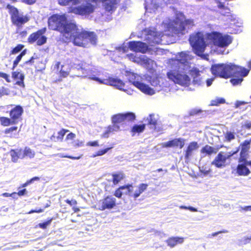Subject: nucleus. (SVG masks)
Returning <instances> with one entry per match:
<instances>
[{"label":"nucleus","mask_w":251,"mask_h":251,"mask_svg":"<svg viewBox=\"0 0 251 251\" xmlns=\"http://www.w3.org/2000/svg\"><path fill=\"white\" fill-rule=\"evenodd\" d=\"M69 131V130L68 129L61 128L59 131H58L57 135L56 136H55L54 134H53L50 136V139L51 140L55 142H62L63 140L64 135Z\"/></svg>","instance_id":"nucleus-25"},{"label":"nucleus","mask_w":251,"mask_h":251,"mask_svg":"<svg viewBox=\"0 0 251 251\" xmlns=\"http://www.w3.org/2000/svg\"><path fill=\"white\" fill-rule=\"evenodd\" d=\"M248 153H245L243 152H240V157L238 159V162L241 161V160L245 159L246 158H248Z\"/></svg>","instance_id":"nucleus-55"},{"label":"nucleus","mask_w":251,"mask_h":251,"mask_svg":"<svg viewBox=\"0 0 251 251\" xmlns=\"http://www.w3.org/2000/svg\"><path fill=\"white\" fill-rule=\"evenodd\" d=\"M190 75L193 78L194 84L201 85L202 82V78L200 77V71L197 69H192L190 71Z\"/></svg>","instance_id":"nucleus-22"},{"label":"nucleus","mask_w":251,"mask_h":251,"mask_svg":"<svg viewBox=\"0 0 251 251\" xmlns=\"http://www.w3.org/2000/svg\"><path fill=\"white\" fill-rule=\"evenodd\" d=\"M43 209L42 208H39L35 210H31L30 211H29L27 213L28 214H31L33 213H41L43 212Z\"/></svg>","instance_id":"nucleus-62"},{"label":"nucleus","mask_w":251,"mask_h":251,"mask_svg":"<svg viewBox=\"0 0 251 251\" xmlns=\"http://www.w3.org/2000/svg\"><path fill=\"white\" fill-rule=\"evenodd\" d=\"M218 7L220 9H223V10H226L227 13H229V8L225 6V5L222 3H220L218 5Z\"/></svg>","instance_id":"nucleus-61"},{"label":"nucleus","mask_w":251,"mask_h":251,"mask_svg":"<svg viewBox=\"0 0 251 251\" xmlns=\"http://www.w3.org/2000/svg\"><path fill=\"white\" fill-rule=\"evenodd\" d=\"M225 100L223 98H219L213 101L212 105H218L219 104L224 103Z\"/></svg>","instance_id":"nucleus-47"},{"label":"nucleus","mask_w":251,"mask_h":251,"mask_svg":"<svg viewBox=\"0 0 251 251\" xmlns=\"http://www.w3.org/2000/svg\"><path fill=\"white\" fill-rule=\"evenodd\" d=\"M128 48L131 50L142 53H146L148 50L147 44L141 41H130L128 43Z\"/></svg>","instance_id":"nucleus-14"},{"label":"nucleus","mask_w":251,"mask_h":251,"mask_svg":"<svg viewBox=\"0 0 251 251\" xmlns=\"http://www.w3.org/2000/svg\"><path fill=\"white\" fill-rule=\"evenodd\" d=\"M247 103V102H245L244 101H236V102L235 103V107L238 108L240 106H241L242 105L246 104Z\"/></svg>","instance_id":"nucleus-58"},{"label":"nucleus","mask_w":251,"mask_h":251,"mask_svg":"<svg viewBox=\"0 0 251 251\" xmlns=\"http://www.w3.org/2000/svg\"><path fill=\"white\" fill-rule=\"evenodd\" d=\"M199 147L198 143L196 141L190 142L184 151V158L186 161H189L192 156L194 151H196Z\"/></svg>","instance_id":"nucleus-17"},{"label":"nucleus","mask_w":251,"mask_h":251,"mask_svg":"<svg viewBox=\"0 0 251 251\" xmlns=\"http://www.w3.org/2000/svg\"><path fill=\"white\" fill-rule=\"evenodd\" d=\"M184 241V238L180 237H171L166 240L167 245L171 248H173L177 244H181Z\"/></svg>","instance_id":"nucleus-23"},{"label":"nucleus","mask_w":251,"mask_h":251,"mask_svg":"<svg viewBox=\"0 0 251 251\" xmlns=\"http://www.w3.org/2000/svg\"><path fill=\"white\" fill-rule=\"evenodd\" d=\"M38 57H34V56H32L30 58V59L25 62L24 64L25 65H32L34 63V60L37 59Z\"/></svg>","instance_id":"nucleus-50"},{"label":"nucleus","mask_w":251,"mask_h":251,"mask_svg":"<svg viewBox=\"0 0 251 251\" xmlns=\"http://www.w3.org/2000/svg\"><path fill=\"white\" fill-rule=\"evenodd\" d=\"M0 77L4 78L7 82H11L9 75L5 73L0 72Z\"/></svg>","instance_id":"nucleus-48"},{"label":"nucleus","mask_w":251,"mask_h":251,"mask_svg":"<svg viewBox=\"0 0 251 251\" xmlns=\"http://www.w3.org/2000/svg\"><path fill=\"white\" fill-rule=\"evenodd\" d=\"M133 186L131 184H127L120 186L115 190L114 195L118 198H121L122 195L129 194L132 191Z\"/></svg>","instance_id":"nucleus-16"},{"label":"nucleus","mask_w":251,"mask_h":251,"mask_svg":"<svg viewBox=\"0 0 251 251\" xmlns=\"http://www.w3.org/2000/svg\"><path fill=\"white\" fill-rule=\"evenodd\" d=\"M37 0H21V1L27 4L32 5L34 4Z\"/></svg>","instance_id":"nucleus-57"},{"label":"nucleus","mask_w":251,"mask_h":251,"mask_svg":"<svg viewBox=\"0 0 251 251\" xmlns=\"http://www.w3.org/2000/svg\"><path fill=\"white\" fill-rule=\"evenodd\" d=\"M22 57H23L19 54L16 57V59L14 60L13 63L12 67L11 68L12 70H14L15 68L17 66L21 60Z\"/></svg>","instance_id":"nucleus-45"},{"label":"nucleus","mask_w":251,"mask_h":251,"mask_svg":"<svg viewBox=\"0 0 251 251\" xmlns=\"http://www.w3.org/2000/svg\"><path fill=\"white\" fill-rule=\"evenodd\" d=\"M202 112V110L201 109H193L191 110L190 112V115L191 116H194L199 113H200Z\"/></svg>","instance_id":"nucleus-56"},{"label":"nucleus","mask_w":251,"mask_h":251,"mask_svg":"<svg viewBox=\"0 0 251 251\" xmlns=\"http://www.w3.org/2000/svg\"><path fill=\"white\" fill-rule=\"evenodd\" d=\"M237 71H232L230 80V83L234 86L240 84L243 80V77L249 73L250 70L236 65Z\"/></svg>","instance_id":"nucleus-7"},{"label":"nucleus","mask_w":251,"mask_h":251,"mask_svg":"<svg viewBox=\"0 0 251 251\" xmlns=\"http://www.w3.org/2000/svg\"><path fill=\"white\" fill-rule=\"evenodd\" d=\"M65 202L70 206L76 205L77 204V201L75 200H65Z\"/></svg>","instance_id":"nucleus-54"},{"label":"nucleus","mask_w":251,"mask_h":251,"mask_svg":"<svg viewBox=\"0 0 251 251\" xmlns=\"http://www.w3.org/2000/svg\"><path fill=\"white\" fill-rule=\"evenodd\" d=\"M168 77L175 83L181 85H186L190 84V78L186 74H181L175 70H171L167 73Z\"/></svg>","instance_id":"nucleus-8"},{"label":"nucleus","mask_w":251,"mask_h":251,"mask_svg":"<svg viewBox=\"0 0 251 251\" xmlns=\"http://www.w3.org/2000/svg\"><path fill=\"white\" fill-rule=\"evenodd\" d=\"M218 149H216L209 145H206L203 147L201 150V153L205 155L210 156L212 154H215L217 153Z\"/></svg>","instance_id":"nucleus-24"},{"label":"nucleus","mask_w":251,"mask_h":251,"mask_svg":"<svg viewBox=\"0 0 251 251\" xmlns=\"http://www.w3.org/2000/svg\"><path fill=\"white\" fill-rule=\"evenodd\" d=\"M24 109L20 105H16L9 111L10 118L0 117V124L3 126H8L10 125H16L22 120V115Z\"/></svg>","instance_id":"nucleus-4"},{"label":"nucleus","mask_w":251,"mask_h":251,"mask_svg":"<svg viewBox=\"0 0 251 251\" xmlns=\"http://www.w3.org/2000/svg\"><path fill=\"white\" fill-rule=\"evenodd\" d=\"M21 151V150H20L19 151H17L15 150H11L10 151V155L11 156V159L13 162H16L17 161L18 159L19 158V153Z\"/></svg>","instance_id":"nucleus-38"},{"label":"nucleus","mask_w":251,"mask_h":251,"mask_svg":"<svg viewBox=\"0 0 251 251\" xmlns=\"http://www.w3.org/2000/svg\"><path fill=\"white\" fill-rule=\"evenodd\" d=\"M151 35L152 36V38L151 39V42L153 43L156 44H159L161 42V36L159 33L157 32L153 31Z\"/></svg>","instance_id":"nucleus-33"},{"label":"nucleus","mask_w":251,"mask_h":251,"mask_svg":"<svg viewBox=\"0 0 251 251\" xmlns=\"http://www.w3.org/2000/svg\"><path fill=\"white\" fill-rule=\"evenodd\" d=\"M112 147L107 148L98 151L95 154L93 155V157H96L97 156H101L105 154L109 150L112 149Z\"/></svg>","instance_id":"nucleus-43"},{"label":"nucleus","mask_w":251,"mask_h":251,"mask_svg":"<svg viewBox=\"0 0 251 251\" xmlns=\"http://www.w3.org/2000/svg\"><path fill=\"white\" fill-rule=\"evenodd\" d=\"M226 141L230 142L235 138V133L231 131H227L225 135Z\"/></svg>","instance_id":"nucleus-40"},{"label":"nucleus","mask_w":251,"mask_h":251,"mask_svg":"<svg viewBox=\"0 0 251 251\" xmlns=\"http://www.w3.org/2000/svg\"><path fill=\"white\" fill-rule=\"evenodd\" d=\"M82 155H80V156H78L77 157H74V156H72L69 155H66L63 156V157H65V158L73 159V160H77V159H80Z\"/></svg>","instance_id":"nucleus-59"},{"label":"nucleus","mask_w":251,"mask_h":251,"mask_svg":"<svg viewBox=\"0 0 251 251\" xmlns=\"http://www.w3.org/2000/svg\"><path fill=\"white\" fill-rule=\"evenodd\" d=\"M240 164H245V165L249 166L251 167V160L248 161L247 158L244 159L240 162H238Z\"/></svg>","instance_id":"nucleus-52"},{"label":"nucleus","mask_w":251,"mask_h":251,"mask_svg":"<svg viewBox=\"0 0 251 251\" xmlns=\"http://www.w3.org/2000/svg\"><path fill=\"white\" fill-rule=\"evenodd\" d=\"M112 182L113 184H118L122 180L125 178V175L122 172H119L118 173L112 174Z\"/></svg>","instance_id":"nucleus-28"},{"label":"nucleus","mask_w":251,"mask_h":251,"mask_svg":"<svg viewBox=\"0 0 251 251\" xmlns=\"http://www.w3.org/2000/svg\"><path fill=\"white\" fill-rule=\"evenodd\" d=\"M117 205L116 199L111 195H108L101 201V205L99 209L103 211L105 209H111Z\"/></svg>","instance_id":"nucleus-11"},{"label":"nucleus","mask_w":251,"mask_h":251,"mask_svg":"<svg viewBox=\"0 0 251 251\" xmlns=\"http://www.w3.org/2000/svg\"><path fill=\"white\" fill-rule=\"evenodd\" d=\"M145 127L146 124H144L134 125L130 130L132 136H134L136 133L139 134L143 132L145 129Z\"/></svg>","instance_id":"nucleus-26"},{"label":"nucleus","mask_w":251,"mask_h":251,"mask_svg":"<svg viewBox=\"0 0 251 251\" xmlns=\"http://www.w3.org/2000/svg\"><path fill=\"white\" fill-rule=\"evenodd\" d=\"M251 138L249 140H246L240 144V146L241 147L240 152L248 153V151L251 147Z\"/></svg>","instance_id":"nucleus-31"},{"label":"nucleus","mask_w":251,"mask_h":251,"mask_svg":"<svg viewBox=\"0 0 251 251\" xmlns=\"http://www.w3.org/2000/svg\"><path fill=\"white\" fill-rule=\"evenodd\" d=\"M46 27H43L30 34L27 38V42L30 44H35L37 46H41L47 42V37L45 35Z\"/></svg>","instance_id":"nucleus-6"},{"label":"nucleus","mask_w":251,"mask_h":251,"mask_svg":"<svg viewBox=\"0 0 251 251\" xmlns=\"http://www.w3.org/2000/svg\"><path fill=\"white\" fill-rule=\"evenodd\" d=\"M45 64L42 60L40 59L38 57L36 59V63L35 64V68L37 72L42 71L45 69Z\"/></svg>","instance_id":"nucleus-35"},{"label":"nucleus","mask_w":251,"mask_h":251,"mask_svg":"<svg viewBox=\"0 0 251 251\" xmlns=\"http://www.w3.org/2000/svg\"><path fill=\"white\" fill-rule=\"evenodd\" d=\"M94 6L90 3L75 7H70L69 12L80 15H89L93 12Z\"/></svg>","instance_id":"nucleus-10"},{"label":"nucleus","mask_w":251,"mask_h":251,"mask_svg":"<svg viewBox=\"0 0 251 251\" xmlns=\"http://www.w3.org/2000/svg\"><path fill=\"white\" fill-rule=\"evenodd\" d=\"M188 25H192L193 21L189 20H185L184 21L180 22L178 29L179 32L183 33V31H184L185 29V26Z\"/></svg>","instance_id":"nucleus-34"},{"label":"nucleus","mask_w":251,"mask_h":251,"mask_svg":"<svg viewBox=\"0 0 251 251\" xmlns=\"http://www.w3.org/2000/svg\"><path fill=\"white\" fill-rule=\"evenodd\" d=\"M112 122L114 125L121 123L125 124L123 113H118L113 115L112 117Z\"/></svg>","instance_id":"nucleus-29"},{"label":"nucleus","mask_w":251,"mask_h":251,"mask_svg":"<svg viewBox=\"0 0 251 251\" xmlns=\"http://www.w3.org/2000/svg\"><path fill=\"white\" fill-rule=\"evenodd\" d=\"M52 220V219L51 218L49 220H48L46 222H45L42 223H40V224H39V226L42 229H46L47 228V226L50 224Z\"/></svg>","instance_id":"nucleus-46"},{"label":"nucleus","mask_w":251,"mask_h":251,"mask_svg":"<svg viewBox=\"0 0 251 251\" xmlns=\"http://www.w3.org/2000/svg\"><path fill=\"white\" fill-rule=\"evenodd\" d=\"M87 145L91 147H98L99 144L97 141H94L92 142H89L87 143Z\"/></svg>","instance_id":"nucleus-60"},{"label":"nucleus","mask_w":251,"mask_h":251,"mask_svg":"<svg viewBox=\"0 0 251 251\" xmlns=\"http://www.w3.org/2000/svg\"><path fill=\"white\" fill-rule=\"evenodd\" d=\"M6 8L8 10L12 24L18 28L26 23L29 20L27 16L20 15L18 9L15 6L7 4Z\"/></svg>","instance_id":"nucleus-5"},{"label":"nucleus","mask_w":251,"mask_h":251,"mask_svg":"<svg viewBox=\"0 0 251 251\" xmlns=\"http://www.w3.org/2000/svg\"><path fill=\"white\" fill-rule=\"evenodd\" d=\"M93 79L99 81L101 83L103 82L98 77H93ZM103 83L115 87L120 90H124L125 86V83L120 79L113 77H109L104 80Z\"/></svg>","instance_id":"nucleus-13"},{"label":"nucleus","mask_w":251,"mask_h":251,"mask_svg":"<svg viewBox=\"0 0 251 251\" xmlns=\"http://www.w3.org/2000/svg\"><path fill=\"white\" fill-rule=\"evenodd\" d=\"M24 48V45L18 44L10 51V54H15L21 51Z\"/></svg>","instance_id":"nucleus-39"},{"label":"nucleus","mask_w":251,"mask_h":251,"mask_svg":"<svg viewBox=\"0 0 251 251\" xmlns=\"http://www.w3.org/2000/svg\"><path fill=\"white\" fill-rule=\"evenodd\" d=\"M74 67L77 69L83 71V73H88L92 71V65L84 61L77 60L73 64Z\"/></svg>","instance_id":"nucleus-18"},{"label":"nucleus","mask_w":251,"mask_h":251,"mask_svg":"<svg viewBox=\"0 0 251 251\" xmlns=\"http://www.w3.org/2000/svg\"><path fill=\"white\" fill-rule=\"evenodd\" d=\"M148 186V185L146 183H141L138 185V189L134 192L133 194L132 197L134 199L137 198L139 196L145 191Z\"/></svg>","instance_id":"nucleus-30"},{"label":"nucleus","mask_w":251,"mask_h":251,"mask_svg":"<svg viewBox=\"0 0 251 251\" xmlns=\"http://www.w3.org/2000/svg\"><path fill=\"white\" fill-rule=\"evenodd\" d=\"M18 128L17 126H12L5 129L3 132L5 134L7 135L8 137L12 138L16 133H18Z\"/></svg>","instance_id":"nucleus-27"},{"label":"nucleus","mask_w":251,"mask_h":251,"mask_svg":"<svg viewBox=\"0 0 251 251\" xmlns=\"http://www.w3.org/2000/svg\"><path fill=\"white\" fill-rule=\"evenodd\" d=\"M213 80H214V78L207 79L206 81L207 86L209 87V86H211Z\"/></svg>","instance_id":"nucleus-63"},{"label":"nucleus","mask_w":251,"mask_h":251,"mask_svg":"<svg viewBox=\"0 0 251 251\" xmlns=\"http://www.w3.org/2000/svg\"><path fill=\"white\" fill-rule=\"evenodd\" d=\"M147 125L149 126L150 129L154 131L159 132L162 130V126L160 121L155 117L154 114H150L147 117Z\"/></svg>","instance_id":"nucleus-12"},{"label":"nucleus","mask_w":251,"mask_h":251,"mask_svg":"<svg viewBox=\"0 0 251 251\" xmlns=\"http://www.w3.org/2000/svg\"><path fill=\"white\" fill-rule=\"evenodd\" d=\"M125 124L129 122H133L136 118V116L134 113L132 112H127L126 113H123Z\"/></svg>","instance_id":"nucleus-32"},{"label":"nucleus","mask_w":251,"mask_h":251,"mask_svg":"<svg viewBox=\"0 0 251 251\" xmlns=\"http://www.w3.org/2000/svg\"><path fill=\"white\" fill-rule=\"evenodd\" d=\"M49 28L60 33L61 38L64 43L72 42L75 46L86 47L89 43H97L98 37L94 31L84 29L80 31L77 25L69 21L65 14H53L48 21Z\"/></svg>","instance_id":"nucleus-1"},{"label":"nucleus","mask_w":251,"mask_h":251,"mask_svg":"<svg viewBox=\"0 0 251 251\" xmlns=\"http://www.w3.org/2000/svg\"><path fill=\"white\" fill-rule=\"evenodd\" d=\"M242 128L249 130L251 128V122L248 121L245 122V124L242 126Z\"/></svg>","instance_id":"nucleus-51"},{"label":"nucleus","mask_w":251,"mask_h":251,"mask_svg":"<svg viewBox=\"0 0 251 251\" xmlns=\"http://www.w3.org/2000/svg\"><path fill=\"white\" fill-rule=\"evenodd\" d=\"M239 151V148H237L235 151L229 152V154L227 156L224 155V152L221 151L218 153L217 155L215 157L211 162V164L218 168L225 167L226 166V160L230 158L233 155L236 154Z\"/></svg>","instance_id":"nucleus-9"},{"label":"nucleus","mask_w":251,"mask_h":251,"mask_svg":"<svg viewBox=\"0 0 251 251\" xmlns=\"http://www.w3.org/2000/svg\"><path fill=\"white\" fill-rule=\"evenodd\" d=\"M117 4V0H112L104 5L106 11L110 12L114 10V6Z\"/></svg>","instance_id":"nucleus-37"},{"label":"nucleus","mask_w":251,"mask_h":251,"mask_svg":"<svg viewBox=\"0 0 251 251\" xmlns=\"http://www.w3.org/2000/svg\"><path fill=\"white\" fill-rule=\"evenodd\" d=\"M10 93V91L8 88L4 86L0 87V98L4 96H8Z\"/></svg>","instance_id":"nucleus-41"},{"label":"nucleus","mask_w":251,"mask_h":251,"mask_svg":"<svg viewBox=\"0 0 251 251\" xmlns=\"http://www.w3.org/2000/svg\"><path fill=\"white\" fill-rule=\"evenodd\" d=\"M27 194V190L26 189L24 188L21 190H19L17 193H16V194H17L19 196H23L26 195Z\"/></svg>","instance_id":"nucleus-53"},{"label":"nucleus","mask_w":251,"mask_h":251,"mask_svg":"<svg viewBox=\"0 0 251 251\" xmlns=\"http://www.w3.org/2000/svg\"><path fill=\"white\" fill-rule=\"evenodd\" d=\"M206 43L203 34L200 32L191 35L189 41L195 53L200 55L202 54L208 44H213L221 48L227 47L232 43V37L227 34L222 35L217 32L208 33L206 35Z\"/></svg>","instance_id":"nucleus-2"},{"label":"nucleus","mask_w":251,"mask_h":251,"mask_svg":"<svg viewBox=\"0 0 251 251\" xmlns=\"http://www.w3.org/2000/svg\"><path fill=\"white\" fill-rule=\"evenodd\" d=\"M132 84L146 94L152 95L155 93L154 90L149 85L139 81H133Z\"/></svg>","instance_id":"nucleus-19"},{"label":"nucleus","mask_w":251,"mask_h":251,"mask_svg":"<svg viewBox=\"0 0 251 251\" xmlns=\"http://www.w3.org/2000/svg\"><path fill=\"white\" fill-rule=\"evenodd\" d=\"M236 65L229 63L214 64L211 66V73L216 77L227 79L231 77L232 71H237Z\"/></svg>","instance_id":"nucleus-3"},{"label":"nucleus","mask_w":251,"mask_h":251,"mask_svg":"<svg viewBox=\"0 0 251 251\" xmlns=\"http://www.w3.org/2000/svg\"><path fill=\"white\" fill-rule=\"evenodd\" d=\"M40 180V177L38 176H34L31 179L27 180L25 183L22 184L21 185V187H25L28 186L30 183H32L34 181H39Z\"/></svg>","instance_id":"nucleus-42"},{"label":"nucleus","mask_w":251,"mask_h":251,"mask_svg":"<svg viewBox=\"0 0 251 251\" xmlns=\"http://www.w3.org/2000/svg\"><path fill=\"white\" fill-rule=\"evenodd\" d=\"M247 165L238 164L235 169V173L238 176H248L251 173L250 169Z\"/></svg>","instance_id":"nucleus-21"},{"label":"nucleus","mask_w":251,"mask_h":251,"mask_svg":"<svg viewBox=\"0 0 251 251\" xmlns=\"http://www.w3.org/2000/svg\"><path fill=\"white\" fill-rule=\"evenodd\" d=\"M113 128L111 126L107 127L106 130L102 133V137L103 138H108L109 134L113 131Z\"/></svg>","instance_id":"nucleus-44"},{"label":"nucleus","mask_w":251,"mask_h":251,"mask_svg":"<svg viewBox=\"0 0 251 251\" xmlns=\"http://www.w3.org/2000/svg\"><path fill=\"white\" fill-rule=\"evenodd\" d=\"M12 77L15 80H17L15 84L22 88L25 87L24 83L25 75L23 74L18 71H13L12 72Z\"/></svg>","instance_id":"nucleus-20"},{"label":"nucleus","mask_w":251,"mask_h":251,"mask_svg":"<svg viewBox=\"0 0 251 251\" xmlns=\"http://www.w3.org/2000/svg\"><path fill=\"white\" fill-rule=\"evenodd\" d=\"M185 145V140L181 138H175L163 144L164 148H176L181 149Z\"/></svg>","instance_id":"nucleus-15"},{"label":"nucleus","mask_w":251,"mask_h":251,"mask_svg":"<svg viewBox=\"0 0 251 251\" xmlns=\"http://www.w3.org/2000/svg\"><path fill=\"white\" fill-rule=\"evenodd\" d=\"M35 156L34 151L28 147H25L24 150V154L23 157H28L32 158Z\"/></svg>","instance_id":"nucleus-36"},{"label":"nucleus","mask_w":251,"mask_h":251,"mask_svg":"<svg viewBox=\"0 0 251 251\" xmlns=\"http://www.w3.org/2000/svg\"><path fill=\"white\" fill-rule=\"evenodd\" d=\"M15 194H16V192H13L11 194H9L8 193H4L1 194V196L5 197H11Z\"/></svg>","instance_id":"nucleus-64"},{"label":"nucleus","mask_w":251,"mask_h":251,"mask_svg":"<svg viewBox=\"0 0 251 251\" xmlns=\"http://www.w3.org/2000/svg\"><path fill=\"white\" fill-rule=\"evenodd\" d=\"M76 137V135L73 133L70 132L69 134H68L65 138L66 140H74Z\"/></svg>","instance_id":"nucleus-49"}]
</instances>
